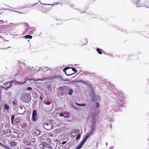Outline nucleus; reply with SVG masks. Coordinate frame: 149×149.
Returning <instances> with one entry per match:
<instances>
[{
  "instance_id": "a878e982",
  "label": "nucleus",
  "mask_w": 149,
  "mask_h": 149,
  "mask_svg": "<svg viewBox=\"0 0 149 149\" xmlns=\"http://www.w3.org/2000/svg\"><path fill=\"white\" fill-rule=\"evenodd\" d=\"M97 113H93L92 114V116L93 117H95L97 116Z\"/></svg>"
},
{
  "instance_id": "1a4fd4ad",
  "label": "nucleus",
  "mask_w": 149,
  "mask_h": 149,
  "mask_svg": "<svg viewBox=\"0 0 149 149\" xmlns=\"http://www.w3.org/2000/svg\"><path fill=\"white\" fill-rule=\"evenodd\" d=\"M40 147L42 148H45L47 146V143L46 142H42L39 145Z\"/></svg>"
},
{
  "instance_id": "f3484780",
  "label": "nucleus",
  "mask_w": 149,
  "mask_h": 149,
  "mask_svg": "<svg viewBox=\"0 0 149 149\" xmlns=\"http://www.w3.org/2000/svg\"><path fill=\"white\" fill-rule=\"evenodd\" d=\"M24 37L26 38L31 39L32 38V36L31 35H28L25 36Z\"/></svg>"
},
{
  "instance_id": "b1692460",
  "label": "nucleus",
  "mask_w": 149,
  "mask_h": 149,
  "mask_svg": "<svg viewBox=\"0 0 149 149\" xmlns=\"http://www.w3.org/2000/svg\"><path fill=\"white\" fill-rule=\"evenodd\" d=\"M71 68H72V70L74 72H77V70H76L73 67H71Z\"/></svg>"
},
{
  "instance_id": "7c9ffc66",
  "label": "nucleus",
  "mask_w": 149,
  "mask_h": 149,
  "mask_svg": "<svg viewBox=\"0 0 149 149\" xmlns=\"http://www.w3.org/2000/svg\"><path fill=\"white\" fill-rule=\"evenodd\" d=\"M66 143V141H63V142H62V144H65Z\"/></svg>"
},
{
  "instance_id": "37998d69",
  "label": "nucleus",
  "mask_w": 149,
  "mask_h": 149,
  "mask_svg": "<svg viewBox=\"0 0 149 149\" xmlns=\"http://www.w3.org/2000/svg\"><path fill=\"white\" fill-rule=\"evenodd\" d=\"M93 101H94L93 99Z\"/></svg>"
},
{
  "instance_id": "ea45409f",
  "label": "nucleus",
  "mask_w": 149,
  "mask_h": 149,
  "mask_svg": "<svg viewBox=\"0 0 149 149\" xmlns=\"http://www.w3.org/2000/svg\"><path fill=\"white\" fill-rule=\"evenodd\" d=\"M36 4H34L33 5V6H34Z\"/></svg>"
},
{
  "instance_id": "f8f14e48",
  "label": "nucleus",
  "mask_w": 149,
  "mask_h": 149,
  "mask_svg": "<svg viewBox=\"0 0 149 149\" xmlns=\"http://www.w3.org/2000/svg\"><path fill=\"white\" fill-rule=\"evenodd\" d=\"M48 80V77H43L42 79H38L36 80H35V81H43L45 80Z\"/></svg>"
},
{
  "instance_id": "e433bc0d",
  "label": "nucleus",
  "mask_w": 149,
  "mask_h": 149,
  "mask_svg": "<svg viewBox=\"0 0 149 149\" xmlns=\"http://www.w3.org/2000/svg\"><path fill=\"white\" fill-rule=\"evenodd\" d=\"M40 100H42V97H41V96H40Z\"/></svg>"
},
{
  "instance_id": "20e7f679",
  "label": "nucleus",
  "mask_w": 149,
  "mask_h": 149,
  "mask_svg": "<svg viewBox=\"0 0 149 149\" xmlns=\"http://www.w3.org/2000/svg\"><path fill=\"white\" fill-rule=\"evenodd\" d=\"M23 100L26 102H29L31 100V98L29 95L26 94L23 97Z\"/></svg>"
},
{
  "instance_id": "ddd939ff",
  "label": "nucleus",
  "mask_w": 149,
  "mask_h": 149,
  "mask_svg": "<svg viewBox=\"0 0 149 149\" xmlns=\"http://www.w3.org/2000/svg\"><path fill=\"white\" fill-rule=\"evenodd\" d=\"M42 69V68L37 66L34 69V71L36 72H38Z\"/></svg>"
},
{
  "instance_id": "39448f33",
  "label": "nucleus",
  "mask_w": 149,
  "mask_h": 149,
  "mask_svg": "<svg viewBox=\"0 0 149 149\" xmlns=\"http://www.w3.org/2000/svg\"><path fill=\"white\" fill-rule=\"evenodd\" d=\"M44 128L47 130H50L52 129L53 126L52 124L49 123H46L44 125Z\"/></svg>"
},
{
  "instance_id": "4be33fe9",
  "label": "nucleus",
  "mask_w": 149,
  "mask_h": 149,
  "mask_svg": "<svg viewBox=\"0 0 149 149\" xmlns=\"http://www.w3.org/2000/svg\"><path fill=\"white\" fill-rule=\"evenodd\" d=\"M12 104L15 106H16L17 105V102L16 101H13L12 102Z\"/></svg>"
},
{
  "instance_id": "473e14b6",
  "label": "nucleus",
  "mask_w": 149,
  "mask_h": 149,
  "mask_svg": "<svg viewBox=\"0 0 149 149\" xmlns=\"http://www.w3.org/2000/svg\"><path fill=\"white\" fill-rule=\"evenodd\" d=\"M34 97L36 98L37 97V96H38V95L37 93H36L34 94Z\"/></svg>"
},
{
  "instance_id": "412c9836",
  "label": "nucleus",
  "mask_w": 149,
  "mask_h": 149,
  "mask_svg": "<svg viewBox=\"0 0 149 149\" xmlns=\"http://www.w3.org/2000/svg\"><path fill=\"white\" fill-rule=\"evenodd\" d=\"M26 80L24 82H20V81H17V84H20V85H22V84H24L25 83H26Z\"/></svg>"
},
{
  "instance_id": "2eb2a0df",
  "label": "nucleus",
  "mask_w": 149,
  "mask_h": 149,
  "mask_svg": "<svg viewBox=\"0 0 149 149\" xmlns=\"http://www.w3.org/2000/svg\"><path fill=\"white\" fill-rule=\"evenodd\" d=\"M68 93L70 95H71L73 93V90L72 89H68Z\"/></svg>"
},
{
  "instance_id": "aec40b11",
  "label": "nucleus",
  "mask_w": 149,
  "mask_h": 149,
  "mask_svg": "<svg viewBox=\"0 0 149 149\" xmlns=\"http://www.w3.org/2000/svg\"><path fill=\"white\" fill-rule=\"evenodd\" d=\"M75 104L76 105H77L79 106H85L86 105V104H79L77 103H76Z\"/></svg>"
},
{
  "instance_id": "72a5a7b5",
  "label": "nucleus",
  "mask_w": 149,
  "mask_h": 149,
  "mask_svg": "<svg viewBox=\"0 0 149 149\" xmlns=\"http://www.w3.org/2000/svg\"><path fill=\"white\" fill-rule=\"evenodd\" d=\"M84 41L86 42L85 44H87V42H88L87 40H85Z\"/></svg>"
},
{
  "instance_id": "393cba45",
  "label": "nucleus",
  "mask_w": 149,
  "mask_h": 149,
  "mask_svg": "<svg viewBox=\"0 0 149 149\" xmlns=\"http://www.w3.org/2000/svg\"><path fill=\"white\" fill-rule=\"evenodd\" d=\"M15 117L13 115H12L11 116V122L12 123H13V120L14 118Z\"/></svg>"
},
{
  "instance_id": "f257e3e1",
  "label": "nucleus",
  "mask_w": 149,
  "mask_h": 149,
  "mask_svg": "<svg viewBox=\"0 0 149 149\" xmlns=\"http://www.w3.org/2000/svg\"><path fill=\"white\" fill-rule=\"evenodd\" d=\"M93 130H92L91 131L89 132L86 135V136L83 138V139L81 141V142L80 143L79 145L77 147V148H76V149H80L81 148L83 145L84 144V143L86 141L88 138L90 136H91L93 134Z\"/></svg>"
},
{
  "instance_id": "f03ea898",
  "label": "nucleus",
  "mask_w": 149,
  "mask_h": 149,
  "mask_svg": "<svg viewBox=\"0 0 149 149\" xmlns=\"http://www.w3.org/2000/svg\"><path fill=\"white\" fill-rule=\"evenodd\" d=\"M59 89V93L61 94L62 95H63L65 94H67L68 88L66 86H63L60 87Z\"/></svg>"
},
{
  "instance_id": "79ce46f5",
  "label": "nucleus",
  "mask_w": 149,
  "mask_h": 149,
  "mask_svg": "<svg viewBox=\"0 0 149 149\" xmlns=\"http://www.w3.org/2000/svg\"><path fill=\"white\" fill-rule=\"evenodd\" d=\"M48 70V69H47L46 70V71Z\"/></svg>"
},
{
  "instance_id": "f704fd0d",
  "label": "nucleus",
  "mask_w": 149,
  "mask_h": 149,
  "mask_svg": "<svg viewBox=\"0 0 149 149\" xmlns=\"http://www.w3.org/2000/svg\"><path fill=\"white\" fill-rule=\"evenodd\" d=\"M48 147L49 148H50V149H52V147L51 146H48Z\"/></svg>"
},
{
  "instance_id": "bb28decb",
  "label": "nucleus",
  "mask_w": 149,
  "mask_h": 149,
  "mask_svg": "<svg viewBox=\"0 0 149 149\" xmlns=\"http://www.w3.org/2000/svg\"><path fill=\"white\" fill-rule=\"evenodd\" d=\"M26 123L24 124H23L22 125V127H24V128L26 127Z\"/></svg>"
},
{
  "instance_id": "4c0bfd02",
  "label": "nucleus",
  "mask_w": 149,
  "mask_h": 149,
  "mask_svg": "<svg viewBox=\"0 0 149 149\" xmlns=\"http://www.w3.org/2000/svg\"><path fill=\"white\" fill-rule=\"evenodd\" d=\"M44 9H45V10H46V8H45Z\"/></svg>"
},
{
  "instance_id": "9d476101",
  "label": "nucleus",
  "mask_w": 149,
  "mask_h": 149,
  "mask_svg": "<svg viewBox=\"0 0 149 149\" xmlns=\"http://www.w3.org/2000/svg\"><path fill=\"white\" fill-rule=\"evenodd\" d=\"M31 30L29 32V33L31 34H32L33 33V32L36 31V29L34 27H31L30 28Z\"/></svg>"
},
{
  "instance_id": "c85d7f7f",
  "label": "nucleus",
  "mask_w": 149,
  "mask_h": 149,
  "mask_svg": "<svg viewBox=\"0 0 149 149\" xmlns=\"http://www.w3.org/2000/svg\"><path fill=\"white\" fill-rule=\"evenodd\" d=\"M32 88L31 87H28L27 88V90H32Z\"/></svg>"
},
{
  "instance_id": "9b49d317",
  "label": "nucleus",
  "mask_w": 149,
  "mask_h": 149,
  "mask_svg": "<svg viewBox=\"0 0 149 149\" xmlns=\"http://www.w3.org/2000/svg\"><path fill=\"white\" fill-rule=\"evenodd\" d=\"M9 143L10 145L13 146H15L17 145V143L14 141L10 142Z\"/></svg>"
},
{
  "instance_id": "a211bd4d",
  "label": "nucleus",
  "mask_w": 149,
  "mask_h": 149,
  "mask_svg": "<svg viewBox=\"0 0 149 149\" xmlns=\"http://www.w3.org/2000/svg\"><path fill=\"white\" fill-rule=\"evenodd\" d=\"M4 108L6 110H8L9 109V106L7 104H4Z\"/></svg>"
},
{
  "instance_id": "dca6fc26",
  "label": "nucleus",
  "mask_w": 149,
  "mask_h": 149,
  "mask_svg": "<svg viewBox=\"0 0 149 149\" xmlns=\"http://www.w3.org/2000/svg\"><path fill=\"white\" fill-rule=\"evenodd\" d=\"M141 0H136L135 1V4H136L137 7H139L141 6L140 5H138V4L140 2Z\"/></svg>"
},
{
  "instance_id": "4468645a",
  "label": "nucleus",
  "mask_w": 149,
  "mask_h": 149,
  "mask_svg": "<svg viewBox=\"0 0 149 149\" xmlns=\"http://www.w3.org/2000/svg\"><path fill=\"white\" fill-rule=\"evenodd\" d=\"M56 78L55 76H49L48 77V80H53Z\"/></svg>"
},
{
  "instance_id": "6ab92c4d",
  "label": "nucleus",
  "mask_w": 149,
  "mask_h": 149,
  "mask_svg": "<svg viewBox=\"0 0 149 149\" xmlns=\"http://www.w3.org/2000/svg\"><path fill=\"white\" fill-rule=\"evenodd\" d=\"M97 51L98 52V53L99 54H102V52L101 51V50L99 48H97Z\"/></svg>"
},
{
  "instance_id": "5701e85b",
  "label": "nucleus",
  "mask_w": 149,
  "mask_h": 149,
  "mask_svg": "<svg viewBox=\"0 0 149 149\" xmlns=\"http://www.w3.org/2000/svg\"><path fill=\"white\" fill-rule=\"evenodd\" d=\"M80 137H81V134H79L77 136V137H76V139L77 140H78L80 139Z\"/></svg>"
},
{
  "instance_id": "c9c22d12",
  "label": "nucleus",
  "mask_w": 149,
  "mask_h": 149,
  "mask_svg": "<svg viewBox=\"0 0 149 149\" xmlns=\"http://www.w3.org/2000/svg\"><path fill=\"white\" fill-rule=\"evenodd\" d=\"M24 149H31V148H30L28 147L26 148H24Z\"/></svg>"
},
{
  "instance_id": "cd10ccee",
  "label": "nucleus",
  "mask_w": 149,
  "mask_h": 149,
  "mask_svg": "<svg viewBox=\"0 0 149 149\" xmlns=\"http://www.w3.org/2000/svg\"><path fill=\"white\" fill-rule=\"evenodd\" d=\"M51 103V102L48 101L46 102V104L47 105H49Z\"/></svg>"
},
{
  "instance_id": "0eeeda50",
  "label": "nucleus",
  "mask_w": 149,
  "mask_h": 149,
  "mask_svg": "<svg viewBox=\"0 0 149 149\" xmlns=\"http://www.w3.org/2000/svg\"><path fill=\"white\" fill-rule=\"evenodd\" d=\"M12 82V81L9 82H7L4 84V85L5 87L4 88L6 90H7L11 87V84H10V83Z\"/></svg>"
},
{
  "instance_id": "a19ab883",
  "label": "nucleus",
  "mask_w": 149,
  "mask_h": 149,
  "mask_svg": "<svg viewBox=\"0 0 149 149\" xmlns=\"http://www.w3.org/2000/svg\"><path fill=\"white\" fill-rule=\"evenodd\" d=\"M0 144H1V143L0 142Z\"/></svg>"
},
{
  "instance_id": "2f4dec72",
  "label": "nucleus",
  "mask_w": 149,
  "mask_h": 149,
  "mask_svg": "<svg viewBox=\"0 0 149 149\" xmlns=\"http://www.w3.org/2000/svg\"><path fill=\"white\" fill-rule=\"evenodd\" d=\"M58 4V3H54V4H51V5H53V6H54L55 5H57Z\"/></svg>"
},
{
  "instance_id": "7ed1b4c3",
  "label": "nucleus",
  "mask_w": 149,
  "mask_h": 149,
  "mask_svg": "<svg viewBox=\"0 0 149 149\" xmlns=\"http://www.w3.org/2000/svg\"><path fill=\"white\" fill-rule=\"evenodd\" d=\"M71 68V67H66L65 68L63 69V71L65 73V74L68 76H70L73 74L74 73L72 72H70V71L71 72V70H69Z\"/></svg>"
},
{
  "instance_id": "58836bf2",
  "label": "nucleus",
  "mask_w": 149,
  "mask_h": 149,
  "mask_svg": "<svg viewBox=\"0 0 149 149\" xmlns=\"http://www.w3.org/2000/svg\"><path fill=\"white\" fill-rule=\"evenodd\" d=\"M50 10V9H49L47 11H49Z\"/></svg>"
},
{
  "instance_id": "423d86ee",
  "label": "nucleus",
  "mask_w": 149,
  "mask_h": 149,
  "mask_svg": "<svg viewBox=\"0 0 149 149\" xmlns=\"http://www.w3.org/2000/svg\"><path fill=\"white\" fill-rule=\"evenodd\" d=\"M37 111L36 110H33V111L32 118L33 121H36L37 120Z\"/></svg>"
},
{
  "instance_id": "6e6552de",
  "label": "nucleus",
  "mask_w": 149,
  "mask_h": 149,
  "mask_svg": "<svg viewBox=\"0 0 149 149\" xmlns=\"http://www.w3.org/2000/svg\"><path fill=\"white\" fill-rule=\"evenodd\" d=\"M60 116H63L64 118H68L69 117V113H68L66 112H63L60 114Z\"/></svg>"
},
{
  "instance_id": "c756f323",
  "label": "nucleus",
  "mask_w": 149,
  "mask_h": 149,
  "mask_svg": "<svg viewBox=\"0 0 149 149\" xmlns=\"http://www.w3.org/2000/svg\"><path fill=\"white\" fill-rule=\"evenodd\" d=\"M96 107H99V103L97 102H96Z\"/></svg>"
}]
</instances>
